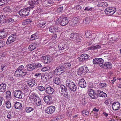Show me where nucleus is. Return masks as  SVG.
Masks as SVG:
<instances>
[{
  "instance_id": "f257e3e1",
  "label": "nucleus",
  "mask_w": 121,
  "mask_h": 121,
  "mask_svg": "<svg viewBox=\"0 0 121 121\" xmlns=\"http://www.w3.org/2000/svg\"><path fill=\"white\" fill-rule=\"evenodd\" d=\"M65 83L67 87L71 91L73 92L76 91L77 86L72 80L67 79L66 80Z\"/></svg>"
},
{
  "instance_id": "f03ea898",
  "label": "nucleus",
  "mask_w": 121,
  "mask_h": 121,
  "mask_svg": "<svg viewBox=\"0 0 121 121\" xmlns=\"http://www.w3.org/2000/svg\"><path fill=\"white\" fill-rule=\"evenodd\" d=\"M63 64L59 65L55 70V73H56V74L59 75L64 73L66 70Z\"/></svg>"
},
{
  "instance_id": "7ed1b4c3",
  "label": "nucleus",
  "mask_w": 121,
  "mask_h": 121,
  "mask_svg": "<svg viewBox=\"0 0 121 121\" xmlns=\"http://www.w3.org/2000/svg\"><path fill=\"white\" fill-rule=\"evenodd\" d=\"M116 11V9L115 8L111 7L106 9L104 12L106 14L110 16L114 14Z\"/></svg>"
},
{
  "instance_id": "20e7f679",
  "label": "nucleus",
  "mask_w": 121,
  "mask_h": 121,
  "mask_svg": "<svg viewBox=\"0 0 121 121\" xmlns=\"http://www.w3.org/2000/svg\"><path fill=\"white\" fill-rule=\"evenodd\" d=\"M30 11L29 9H25L20 10L18 13L21 16L25 17L29 14Z\"/></svg>"
},
{
  "instance_id": "39448f33",
  "label": "nucleus",
  "mask_w": 121,
  "mask_h": 121,
  "mask_svg": "<svg viewBox=\"0 0 121 121\" xmlns=\"http://www.w3.org/2000/svg\"><path fill=\"white\" fill-rule=\"evenodd\" d=\"M26 74V70H16L15 73V75L19 77L23 76Z\"/></svg>"
},
{
  "instance_id": "423d86ee",
  "label": "nucleus",
  "mask_w": 121,
  "mask_h": 121,
  "mask_svg": "<svg viewBox=\"0 0 121 121\" xmlns=\"http://www.w3.org/2000/svg\"><path fill=\"white\" fill-rule=\"evenodd\" d=\"M89 57V55L87 54H83L78 58V60L81 62L86 61Z\"/></svg>"
},
{
  "instance_id": "0eeeda50",
  "label": "nucleus",
  "mask_w": 121,
  "mask_h": 121,
  "mask_svg": "<svg viewBox=\"0 0 121 121\" xmlns=\"http://www.w3.org/2000/svg\"><path fill=\"white\" fill-rule=\"evenodd\" d=\"M16 36L15 34H12L10 35L6 42V43L7 44H9L10 43L14 42L16 39Z\"/></svg>"
},
{
  "instance_id": "6e6552de",
  "label": "nucleus",
  "mask_w": 121,
  "mask_h": 121,
  "mask_svg": "<svg viewBox=\"0 0 121 121\" xmlns=\"http://www.w3.org/2000/svg\"><path fill=\"white\" fill-rule=\"evenodd\" d=\"M14 97L17 98L21 99L22 97V91L19 90L15 91L14 92Z\"/></svg>"
},
{
  "instance_id": "1a4fd4ad",
  "label": "nucleus",
  "mask_w": 121,
  "mask_h": 121,
  "mask_svg": "<svg viewBox=\"0 0 121 121\" xmlns=\"http://www.w3.org/2000/svg\"><path fill=\"white\" fill-rule=\"evenodd\" d=\"M43 100L45 102L48 104H50L52 101V97L51 95L45 96L43 98Z\"/></svg>"
},
{
  "instance_id": "9d476101",
  "label": "nucleus",
  "mask_w": 121,
  "mask_h": 121,
  "mask_svg": "<svg viewBox=\"0 0 121 121\" xmlns=\"http://www.w3.org/2000/svg\"><path fill=\"white\" fill-rule=\"evenodd\" d=\"M112 65L111 63L108 62L103 63L101 65V67L105 69H111L112 68Z\"/></svg>"
},
{
  "instance_id": "9b49d317",
  "label": "nucleus",
  "mask_w": 121,
  "mask_h": 121,
  "mask_svg": "<svg viewBox=\"0 0 121 121\" xmlns=\"http://www.w3.org/2000/svg\"><path fill=\"white\" fill-rule=\"evenodd\" d=\"M112 104V108L114 110H119L120 108L121 104L119 103L114 102Z\"/></svg>"
},
{
  "instance_id": "f8f14e48",
  "label": "nucleus",
  "mask_w": 121,
  "mask_h": 121,
  "mask_svg": "<svg viewBox=\"0 0 121 121\" xmlns=\"http://www.w3.org/2000/svg\"><path fill=\"white\" fill-rule=\"evenodd\" d=\"M78 84L79 86L82 88H84L86 86V83L83 78L81 79L78 81Z\"/></svg>"
},
{
  "instance_id": "ddd939ff",
  "label": "nucleus",
  "mask_w": 121,
  "mask_h": 121,
  "mask_svg": "<svg viewBox=\"0 0 121 121\" xmlns=\"http://www.w3.org/2000/svg\"><path fill=\"white\" fill-rule=\"evenodd\" d=\"M61 22H60V25L62 26L66 25L68 24L69 22V20L67 17H61Z\"/></svg>"
},
{
  "instance_id": "4468645a",
  "label": "nucleus",
  "mask_w": 121,
  "mask_h": 121,
  "mask_svg": "<svg viewBox=\"0 0 121 121\" xmlns=\"http://www.w3.org/2000/svg\"><path fill=\"white\" fill-rule=\"evenodd\" d=\"M55 110V107L54 106H50L48 107L45 110L46 112L48 114H50L54 112Z\"/></svg>"
},
{
  "instance_id": "2eb2a0df",
  "label": "nucleus",
  "mask_w": 121,
  "mask_h": 121,
  "mask_svg": "<svg viewBox=\"0 0 121 121\" xmlns=\"http://www.w3.org/2000/svg\"><path fill=\"white\" fill-rule=\"evenodd\" d=\"M58 46V48L60 50L66 51L69 48L68 47L66 44L60 43Z\"/></svg>"
},
{
  "instance_id": "dca6fc26",
  "label": "nucleus",
  "mask_w": 121,
  "mask_h": 121,
  "mask_svg": "<svg viewBox=\"0 0 121 121\" xmlns=\"http://www.w3.org/2000/svg\"><path fill=\"white\" fill-rule=\"evenodd\" d=\"M96 95L97 96H99L102 97H105L107 96L106 94L103 91L100 90H97L96 92Z\"/></svg>"
},
{
  "instance_id": "f3484780",
  "label": "nucleus",
  "mask_w": 121,
  "mask_h": 121,
  "mask_svg": "<svg viewBox=\"0 0 121 121\" xmlns=\"http://www.w3.org/2000/svg\"><path fill=\"white\" fill-rule=\"evenodd\" d=\"M88 92L89 95L92 99H95V96L96 94L94 90L91 89H89L88 90Z\"/></svg>"
},
{
  "instance_id": "a211bd4d",
  "label": "nucleus",
  "mask_w": 121,
  "mask_h": 121,
  "mask_svg": "<svg viewBox=\"0 0 121 121\" xmlns=\"http://www.w3.org/2000/svg\"><path fill=\"white\" fill-rule=\"evenodd\" d=\"M6 84L3 83L0 85V92L3 93H4L6 91Z\"/></svg>"
},
{
  "instance_id": "6ab92c4d",
  "label": "nucleus",
  "mask_w": 121,
  "mask_h": 121,
  "mask_svg": "<svg viewBox=\"0 0 121 121\" xmlns=\"http://www.w3.org/2000/svg\"><path fill=\"white\" fill-rule=\"evenodd\" d=\"M46 90L47 93L49 94H52L54 91V89L51 87L49 86L46 88Z\"/></svg>"
},
{
  "instance_id": "aec40b11",
  "label": "nucleus",
  "mask_w": 121,
  "mask_h": 121,
  "mask_svg": "<svg viewBox=\"0 0 121 121\" xmlns=\"http://www.w3.org/2000/svg\"><path fill=\"white\" fill-rule=\"evenodd\" d=\"M35 64H28L27 66V69L28 70L31 71L36 68L35 66Z\"/></svg>"
},
{
  "instance_id": "412c9836",
  "label": "nucleus",
  "mask_w": 121,
  "mask_h": 121,
  "mask_svg": "<svg viewBox=\"0 0 121 121\" xmlns=\"http://www.w3.org/2000/svg\"><path fill=\"white\" fill-rule=\"evenodd\" d=\"M41 58L44 63L47 64L49 62L50 58H49L47 56H42Z\"/></svg>"
},
{
  "instance_id": "4be33fe9",
  "label": "nucleus",
  "mask_w": 121,
  "mask_h": 121,
  "mask_svg": "<svg viewBox=\"0 0 121 121\" xmlns=\"http://www.w3.org/2000/svg\"><path fill=\"white\" fill-rule=\"evenodd\" d=\"M39 3V1L35 0H30L29 1V4L31 6H32L38 4Z\"/></svg>"
},
{
  "instance_id": "5701e85b",
  "label": "nucleus",
  "mask_w": 121,
  "mask_h": 121,
  "mask_svg": "<svg viewBox=\"0 0 121 121\" xmlns=\"http://www.w3.org/2000/svg\"><path fill=\"white\" fill-rule=\"evenodd\" d=\"M6 16L5 15H0V23H5L7 22L6 19Z\"/></svg>"
},
{
  "instance_id": "b1692460",
  "label": "nucleus",
  "mask_w": 121,
  "mask_h": 121,
  "mask_svg": "<svg viewBox=\"0 0 121 121\" xmlns=\"http://www.w3.org/2000/svg\"><path fill=\"white\" fill-rule=\"evenodd\" d=\"M36 99L34 100V101L35 103L38 106H40L41 105V102L40 99L38 98L37 97L36 98Z\"/></svg>"
},
{
  "instance_id": "393cba45",
  "label": "nucleus",
  "mask_w": 121,
  "mask_h": 121,
  "mask_svg": "<svg viewBox=\"0 0 121 121\" xmlns=\"http://www.w3.org/2000/svg\"><path fill=\"white\" fill-rule=\"evenodd\" d=\"M38 45L36 43H33L30 45L29 47V49L31 51L33 50L37 47Z\"/></svg>"
},
{
  "instance_id": "a878e982",
  "label": "nucleus",
  "mask_w": 121,
  "mask_h": 121,
  "mask_svg": "<svg viewBox=\"0 0 121 121\" xmlns=\"http://www.w3.org/2000/svg\"><path fill=\"white\" fill-rule=\"evenodd\" d=\"M35 80L33 79L29 81L28 83V84L29 86L33 87L34 86L35 84Z\"/></svg>"
},
{
  "instance_id": "bb28decb",
  "label": "nucleus",
  "mask_w": 121,
  "mask_h": 121,
  "mask_svg": "<svg viewBox=\"0 0 121 121\" xmlns=\"http://www.w3.org/2000/svg\"><path fill=\"white\" fill-rule=\"evenodd\" d=\"M54 82L57 85L60 84V78L59 77H55L53 80Z\"/></svg>"
},
{
  "instance_id": "cd10ccee",
  "label": "nucleus",
  "mask_w": 121,
  "mask_h": 121,
  "mask_svg": "<svg viewBox=\"0 0 121 121\" xmlns=\"http://www.w3.org/2000/svg\"><path fill=\"white\" fill-rule=\"evenodd\" d=\"M6 32L2 31L0 32V39L5 38L7 35Z\"/></svg>"
},
{
  "instance_id": "c85d7f7f",
  "label": "nucleus",
  "mask_w": 121,
  "mask_h": 121,
  "mask_svg": "<svg viewBox=\"0 0 121 121\" xmlns=\"http://www.w3.org/2000/svg\"><path fill=\"white\" fill-rule=\"evenodd\" d=\"M48 77L45 74H42L41 76V79L44 82H46L48 79Z\"/></svg>"
},
{
  "instance_id": "c756f323",
  "label": "nucleus",
  "mask_w": 121,
  "mask_h": 121,
  "mask_svg": "<svg viewBox=\"0 0 121 121\" xmlns=\"http://www.w3.org/2000/svg\"><path fill=\"white\" fill-rule=\"evenodd\" d=\"M92 34L90 31H86L85 35L87 38H91V39H93V38H92Z\"/></svg>"
},
{
  "instance_id": "7c9ffc66",
  "label": "nucleus",
  "mask_w": 121,
  "mask_h": 121,
  "mask_svg": "<svg viewBox=\"0 0 121 121\" xmlns=\"http://www.w3.org/2000/svg\"><path fill=\"white\" fill-rule=\"evenodd\" d=\"M34 109L33 108L30 107H26L25 110L26 112L29 113L31 112Z\"/></svg>"
},
{
  "instance_id": "2f4dec72",
  "label": "nucleus",
  "mask_w": 121,
  "mask_h": 121,
  "mask_svg": "<svg viewBox=\"0 0 121 121\" xmlns=\"http://www.w3.org/2000/svg\"><path fill=\"white\" fill-rule=\"evenodd\" d=\"M15 107L16 109H21L22 107V104L19 102H17L15 104Z\"/></svg>"
},
{
  "instance_id": "473e14b6",
  "label": "nucleus",
  "mask_w": 121,
  "mask_h": 121,
  "mask_svg": "<svg viewBox=\"0 0 121 121\" xmlns=\"http://www.w3.org/2000/svg\"><path fill=\"white\" fill-rule=\"evenodd\" d=\"M61 91L60 93L65 98H68L69 96L68 94L67 90L66 91Z\"/></svg>"
},
{
  "instance_id": "72a5a7b5",
  "label": "nucleus",
  "mask_w": 121,
  "mask_h": 121,
  "mask_svg": "<svg viewBox=\"0 0 121 121\" xmlns=\"http://www.w3.org/2000/svg\"><path fill=\"white\" fill-rule=\"evenodd\" d=\"M45 86L44 87L42 85H39L37 87V89L39 90L40 92H43L46 90V89L45 88Z\"/></svg>"
},
{
  "instance_id": "f704fd0d",
  "label": "nucleus",
  "mask_w": 121,
  "mask_h": 121,
  "mask_svg": "<svg viewBox=\"0 0 121 121\" xmlns=\"http://www.w3.org/2000/svg\"><path fill=\"white\" fill-rule=\"evenodd\" d=\"M57 28L56 26H51L49 29V31L52 33H54L56 30H57Z\"/></svg>"
},
{
  "instance_id": "c9c22d12",
  "label": "nucleus",
  "mask_w": 121,
  "mask_h": 121,
  "mask_svg": "<svg viewBox=\"0 0 121 121\" xmlns=\"http://www.w3.org/2000/svg\"><path fill=\"white\" fill-rule=\"evenodd\" d=\"M5 98L7 99H9L11 97V92L9 91H7L5 92Z\"/></svg>"
},
{
  "instance_id": "e433bc0d",
  "label": "nucleus",
  "mask_w": 121,
  "mask_h": 121,
  "mask_svg": "<svg viewBox=\"0 0 121 121\" xmlns=\"http://www.w3.org/2000/svg\"><path fill=\"white\" fill-rule=\"evenodd\" d=\"M39 38L38 35V34L35 33L32 35L31 36V40H33L37 39Z\"/></svg>"
},
{
  "instance_id": "4c0bfd02",
  "label": "nucleus",
  "mask_w": 121,
  "mask_h": 121,
  "mask_svg": "<svg viewBox=\"0 0 121 121\" xmlns=\"http://www.w3.org/2000/svg\"><path fill=\"white\" fill-rule=\"evenodd\" d=\"M72 25L74 26L78 24V21L77 18H76L72 20L71 21Z\"/></svg>"
},
{
  "instance_id": "58836bf2",
  "label": "nucleus",
  "mask_w": 121,
  "mask_h": 121,
  "mask_svg": "<svg viewBox=\"0 0 121 121\" xmlns=\"http://www.w3.org/2000/svg\"><path fill=\"white\" fill-rule=\"evenodd\" d=\"M108 4L106 2H103L102 3H99L98 4L97 6L98 7H106L107 6Z\"/></svg>"
},
{
  "instance_id": "ea45409f",
  "label": "nucleus",
  "mask_w": 121,
  "mask_h": 121,
  "mask_svg": "<svg viewBox=\"0 0 121 121\" xmlns=\"http://www.w3.org/2000/svg\"><path fill=\"white\" fill-rule=\"evenodd\" d=\"M78 36V34L77 33H72L70 35V38L72 39H75Z\"/></svg>"
},
{
  "instance_id": "a19ab883",
  "label": "nucleus",
  "mask_w": 121,
  "mask_h": 121,
  "mask_svg": "<svg viewBox=\"0 0 121 121\" xmlns=\"http://www.w3.org/2000/svg\"><path fill=\"white\" fill-rule=\"evenodd\" d=\"M83 69L82 66L79 69V70L78 71V75H81L82 73H84Z\"/></svg>"
},
{
  "instance_id": "79ce46f5",
  "label": "nucleus",
  "mask_w": 121,
  "mask_h": 121,
  "mask_svg": "<svg viewBox=\"0 0 121 121\" xmlns=\"http://www.w3.org/2000/svg\"><path fill=\"white\" fill-rule=\"evenodd\" d=\"M90 21V18L88 17H86L85 19H84L83 21V22L85 23L86 24H88Z\"/></svg>"
},
{
  "instance_id": "37998d69",
  "label": "nucleus",
  "mask_w": 121,
  "mask_h": 121,
  "mask_svg": "<svg viewBox=\"0 0 121 121\" xmlns=\"http://www.w3.org/2000/svg\"><path fill=\"white\" fill-rule=\"evenodd\" d=\"M37 97L35 95V94L31 95L29 97V99L30 100L32 99L33 101L34 100L36 99Z\"/></svg>"
},
{
  "instance_id": "c03bdc74",
  "label": "nucleus",
  "mask_w": 121,
  "mask_h": 121,
  "mask_svg": "<svg viewBox=\"0 0 121 121\" xmlns=\"http://www.w3.org/2000/svg\"><path fill=\"white\" fill-rule=\"evenodd\" d=\"M82 69H83V70L84 72V73H87L88 71L89 70L88 69V68L86 66H82Z\"/></svg>"
},
{
  "instance_id": "a18cd8bd",
  "label": "nucleus",
  "mask_w": 121,
  "mask_h": 121,
  "mask_svg": "<svg viewBox=\"0 0 121 121\" xmlns=\"http://www.w3.org/2000/svg\"><path fill=\"white\" fill-rule=\"evenodd\" d=\"M98 64H99V66L101 67V65L104 62V60L101 58H98Z\"/></svg>"
},
{
  "instance_id": "49530a36",
  "label": "nucleus",
  "mask_w": 121,
  "mask_h": 121,
  "mask_svg": "<svg viewBox=\"0 0 121 121\" xmlns=\"http://www.w3.org/2000/svg\"><path fill=\"white\" fill-rule=\"evenodd\" d=\"M60 88L61 89V91H66L67 90V88L66 87L63 85H62L60 86Z\"/></svg>"
},
{
  "instance_id": "de8ad7c7",
  "label": "nucleus",
  "mask_w": 121,
  "mask_h": 121,
  "mask_svg": "<svg viewBox=\"0 0 121 121\" xmlns=\"http://www.w3.org/2000/svg\"><path fill=\"white\" fill-rule=\"evenodd\" d=\"M45 74L47 75V76L48 77V79L51 78L53 76L52 73H51L48 72Z\"/></svg>"
},
{
  "instance_id": "09e8293b",
  "label": "nucleus",
  "mask_w": 121,
  "mask_h": 121,
  "mask_svg": "<svg viewBox=\"0 0 121 121\" xmlns=\"http://www.w3.org/2000/svg\"><path fill=\"white\" fill-rule=\"evenodd\" d=\"M46 25V23H43L38 24V26L39 27L43 28Z\"/></svg>"
},
{
  "instance_id": "8fccbe9b",
  "label": "nucleus",
  "mask_w": 121,
  "mask_h": 121,
  "mask_svg": "<svg viewBox=\"0 0 121 121\" xmlns=\"http://www.w3.org/2000/svg\"><path fill=\"white\" fill-rule=\"evenodd\" d=\"M6 108L8 109L10 108L11 107V103L10 102L8 101L6 102Z\"/></svg>"
},
{
  "instance_id": "3c124183",
  "label": "nucleus",
  "mask_w": 121,
  "mask_h": 121,
  "mask_svg": "<svg viewBox=\"0 0 121 121\" xmlns=\"http://www.w3.org/2000/svg\"><path fill=\"white\" fill-rule=\"evenodd\" d=\"M82 115L83 116L85 117L86 116L88 115L89 114V112L83 110L82 112Z\"/></svg>"
},
{
  "instance_id": "603ef678",
  "label": "nucleus",
  "mask_w": 121,
  "mask_h": 121,
  "mask_svg": "<svg viewBox=\"0 0 121 121\" xmlns=\"http://www.w3.org/2000/svg\"><path fill=\"white\" fill-rule=\"evenodd\" d=\"M99 85L101 88L106 87L107 86L106 84L104 83H102L99 84Z\"/></svg>"
},
{
  "instance_id": "864d4df0",
  "label": "nucleus",
  "mask_w": 121,
  "mask_h": 121,
  "mask_svg": "<svg viewBox=\"0 0 121 121\" xmlns=\"http://www.w3.org/2000/svg\"><path fill=\"white\" fill-rule=\"evenodd\" d=\"M63 65H65L64 66L65 68L67 67H69L71 66V64L69 63H65Z\"/></svg>"
},
{
  "instance_id": "5fc2aeb1",
  "label": "nucleus",
  "mask_w": 121,
  "mask_h": 121,
  "mask_svg": "<svg viewBox=\"0 0 121 121\" xmlns=\"http://www.w3.org/2000/svg\"><path fill=\"white\" fill-rule=\"evenodd\" d=\"M61 17H60L59 18L57 19L56 21V22L57 24H60V22H61Z\"/></svg>"
},
{
  "instance_id": "6e6d98bb",
  "label": "nucleus",
  "mask_w": 121,
  "mask_h": 121,
  "mask_svg": "<svg viewBox=\"0 0 121 121\" xmlns=\"http://www.w3.org/2000/svg\"><path fill=\"white\" fill-rule=\"evenodd\" d=\"M98 58L94 59L93 60V63L95 64H98Z\"/></svg>"
},
{
  "instance_id": "4d7b16f0",
  "label": "nucleus",
  "mask_w": 121,
  "mask_h": 121,
  "mask_svg": "<svg viewBox=\"0 0 121 121\" xmlns=\"http://www.w3.org/2000/svg\"><path fill=\"white\" fill-rule=\"evenodd\" d=\"M93 8L92 7L90 8L89 7H86L84 9V10H86L87 11H91L92 10Z\"/></svg>"
},
{
  "instance_id": "13d9d810",
  "label": "nucleus",
  "mask_w": 121,
  "mask_h": 121,
  "mask_svg": "<svg viewBox=\"0 0 121 121\" xmlns=\"http://www.w3.org/2000/svg\"><path fill=\"white\" fill-rule=\"evenodd\" d=\"M14 21H15L14 19L12 18H10L9 19H8L6 22L8 23L11 22L12 23H13Z\"/></svg>"
},
{
  "instance_id": "bf43d9fd",
  "label": "nucleus",
  "mask_w": 121,
  "mask_h": 121,
  "mask_svg": "<svg viewBox=\"0 0 121 121\" xmlns=\"http://www.w3.org/2000/svg\"><path fill=\"white\" fill-rule=\"evenodd\" d=\"M4 41L0 40V48L3 47L4 46Z\"/></svg>"
},
{
  "instance_id": "052dcab7",
  "label": "nucleus",
  "mask_w": 121,
  "mask_h": 121,
  "mask_svg": "<svg viewBox=\"0 0 121 121\" xmlns=\"http://www.w3.org/2000/svg\"><path fill=\"white\" fill-rule=\"evenodd\" d=\"M23 68L24 66L23 65H21L16 70H24L23 69Z\"/></svg>"
},
{
  "instance_id": "680f3d73",
  "label": "nucleus",
  "mask_w": 121,
  "mask_h": 121,
  "mask_svg": "<svg viewBox=\"0 0 121 121\" xmlns=\"http://www.w3.org/2000/svg\"><path fill=\"white\" fill-rule=\"evenodd\" d=\"M35 66H36V68H37L41 67H42V65L40 63H37L35 64Z\"/></svg>"
},
{
  "instance_id": "e2e57ef3",
  "label": "nucleus",
  "mask_w": 121,
  "mask_h": 121,
  "mask_svg": "<svg viewBox=\"0 0 121 121\" xmlns=\"http://www.w3.org/2000/svg\"><path fill=\"white\" fill-rule=\"evenodd\" d=\"M23 89L24 90V91H26V92L28 91L29 90V88L26 85H25L24 86Z\"/></svg>"
},
{
  "instance_id": "0e129e2a",
  "label": "nucleus",
  "mask_w": 121,
  "mask_h": 121,
  "mask_svg": "<svg viewBox=\"0 0 121 121\" xmlns=\"http://www.w3.org/2000/svg\"><path fill=\"white\" fill-rule=\"evenodd\" d=\"M63 6L60 7L57 9V11L58 12H62L63 10Z\"/></svg>"
},
{
  "instance_id": "69168bd1",
  "label": "nucleus",
  "mask_w": 121,
  "mask_h": 121,
  "mask_svg": "<svg viewBox=\"0 0 121 121\" xmlns=\"http://www.w3.org/2000/svg\"><path fill=\"white\" fill-rule=\"evenodd\" d=\"M26 23L27 24H28L29 23H30L32 22V20L31 19H27L26 21Z\"/></svg>"
},
{
  "instance_id": "338daca9",
  "label": "nucleus",
  "mask_w": 121,
  "mask_h": 121,
  "mask_svg": "<svg viewBox=\"0 0 121 121\" xmlns=\"http://www.w3.org/2000/svg\"><path fill=\"white\" fill-rule=\"evenodd\" d=\"M4 99L1 96H0V107L2 105V102Z\"/></svg>"
},
{
  "instance_id": "774afa93",
  "label": "nucleus",
  "mask_w": 121,
  "mask_h": 121,
  "mask_svg": "<svg viewBox=\"0 0 121 121\" xmlns=\"http://www.w3.org/2000/svg\"><path fill=\"white\" fill-rule=\"evenodd\" d=\"M11 114L10 112H9L7 115V118L9 119H10L11 118Z\"/></svg>"
}]
</instances>
